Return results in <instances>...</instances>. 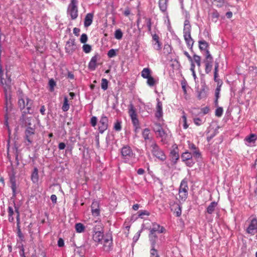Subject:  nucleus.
Segmentation results:
<instances>
[{
  "label": "nucleus",
  "mask_w": 257,
  "mask_h": 257,
  "mask_svg": "<svg viewBox=\"0 0 257 257\" xmlns=\"http://www.w3.org/2000/svg\"><path fill=\"white\" fill-rule=\"evenodd\" d=\"M13 206L15 209V213L16 214V222H17V236L19 237V240L21 242L25 241V236L22 232L21 229V220H20V206L16 204L15 200H13Z\"/></svg>",
  "instance_id": "obj_1"
},
{
  "label": "nucleus",
  "mask_w": 257,
  "mask_h": 257,
  "mask_svg": "<svg viewBox=\"0 0 257 257\" xmlns=\"http://www.w3.org/2000/svg\"><path fill=\"white\" fill-rule=\"evenodd\" d=\"M201 87L200 89L199 85L195 87L197 98L198 100L206 99L208 96V91L209 90L208 87L206 85L205 81L203 78H201Z\"/></svg>",
  "instance_id": "obj_2"
},
{
  "label": "nucleus",
  "mask_w": 257,
  "mask_h": 257,
  "mask_svg": "<svg viewBox=\"0 0 257 257\" xmlns=\"http://www.w3.org/2000/svg\"><path fill=\"white\" fill-rule=\"evenodd\" d=\"M151 147L152 148V153L154 157L161 161L163 162L166 160L167 157L164 151L159 147L156 143H154Z\"/></svg>",
  "instance_id": "obj_3"
},
{
  "label": "nucleus",
  "mask_w": 257,
  "mask_h": 257,
  "mask_svg": "<svg viewBox=\"0 0 257 257\" xmlns=\"http://www.w3.org/2000/svg\"><path fill=\"white\" fill-rule=\"evenodd\" d=\"M16 172L12 167L11 172L9 173V182L11 184L10 187L12 190V197L11 199H14L17 196V184L16 179Z\"/></svg>",
  "instance_id": "obj_4"
},
{
  "label": "nucleus",
  "mask_w": 257,
  "mask_h": 257,
  "mask_svg": "<svg viewBox=\"0 0 257 257\" xmlns=\"http://www.w3.org/2000/svg\"><path fill=\"white\" fill-rule=\"evenodd\" d=\"M121 158L127 163L134 155L135 154L131 147L128 145H124L120 150Z\"/></svg>",
  "instance_id": "obj_5"
},
{
  "label": "nucleus",
  "mask_w": 257,
  "mask_h": 257,
  "mask_svg": "<svg viewBox=\"0 0 257 257\" xmlns=\"http://www.w3.org/2000/svg\"><path fill=\"white\" fill-rule=\"evenodd\" d=\"M172 148V149L171 150L169 156L172 163V166H175L177 164L180 158L179 148L176 144L173 145Z\"/></svg>",
  "instance_id": "obj_6"
},
{
  "label": "nucleus",
  "mask_w": 257,
  "mask_h": 257,
  "mask_svg": "<svg viewBox=\"0 0 257 257\" xmlns=\"http://www.w3.org/2000/svg\"><path fill=\"white\" fill-rule=\"evenodd\" d=\"M204 52L205 53V58L203 60V62L205 63V71L206 74H208L212 69L213 58L209 50H206Z\"/></svg>",
  "instance_id": "obj_7"
},
{
  "label": "nucleus",
  "mask_w": 257,
  "mask_h": 257,
  "mask_svg": "<svg viewBox=\"0 0 257 257\" xmlns=\"http://www.w3.org/2000/svg\"><path fill=\"white\" fill-rule=\"evenodd\" d=\"M247 222L248 226L246 229V232L247 233L253 235L257 230V218L255 216H250Z\"/></svg>",
  "instance_id": "obj_8"
},
{
  "label": "nucleus",
  "mask_w": 257,
  "mask_h": 257,
  "mask_svg": "<svg viewBox=\"0 0 257 257\" xmlns=\"http://www.w3.org/2000/svg\"><path fill=\"white\" fill-rule=\"evenodd\" d=\"M77 3V0H71L67 9V14L70 16L72 20H75L78 17Z\"/></svg>",
  "instance_id": "obj_9"
},
{
  "label": "nucleus",
  "mask_w": 257,
  "mask_h": 257,
  "mask_svg": "<svg viewBox=\"0 0 257 257\" xmlns=\"http://www.w3.org/2000/svg\"><path fill=\"white\" fill-rule=\"evenodd\" d=\"M148 236L151 247H156V246H159L165 239V236L163 235L159 236L157 234H149Z\"/></svg>",
  "instance_id": "obj_10"
},
{
  "label": "nucleus",
  "mask_w": 257,
  "mask_h": 257,
  "mask_svg": "<svg viewBox=\"0 0 257 257\" xmlns=\"http://www.w3.org/2000/svg\"><path fill=\"white\" fill-rule=\"evenodd\" d=\"M128 113L131 118L133 126L140 125V121L137 117V110L132 103H131L128 106Z\"/></svg>",
  "instance_id": "obj_11"
},
{
  "label": "nucleus",
  "mask_w": 257,
  "mask_h": 257,
  "mask_svg": "<svg viewBox=\"0 0 257 257\" xmlns=\"http://www.w3.org/2000/svg\"><path fill=\"white\" fill-rule=\"evenodd\" d=\"M188 184L185 179L182 180L179 191V197L181 200H185L188 196Z\"/></svg>",
  "instance_id": "obj_12"
},
{
  "label": "nucleus",
  "mask_w": 257,
  "mask_h": 257,
  "mask_svg": "<svg viewBox=\"0 0 257 257\" xmlns=\"http://www.w3.org/2000/svg\"><path fill=\"white\" fill-rule=\"evenodd\" d=\"M146 229L149 230L150 232L149 234H157L162 233L166 231V229L163 226L160 225L157 222L152 223V227H146Z\"/></svg>",
  "instance_id": "obj_13"
},
{
  "label": "nucleus",
  "mask_w": 257,
  "mask_h": 257,
  "mask_svg": "<svg viewBox=\"0 0 257 257\" xmlns=\"http://www.w3.org/2000/svg\"><path fill=\"white\" fill-rule=\"evenodd\" d=\"M108 127V117L103 114L99 121V126L98 130L99 133L103 134Z\"/></svg>",
  "instance_id": "obj_14"
},
{
  "label": "nucleus",
  "mask_w": 257,
  "mask_h": 257,
  "mask_svg": "<svg viewBox=\"0 0 257 257\" xmlns=\"http://www.w3.org/2000/svg\"><path fill=\"white\" fill-rule=\"evenodd\" d=\"M101 59L100 55L98 53H96L95 55L92 57L90 61H89L88 68L90 71H94L96 69V67L100 65L101 63H97V61L100 60Z\"/></svg>",
  "instance_id": "obj_15"
},
{
  "label": "nucleus",
  "mask_w": 257,
  "mask_h": 257,
  "mask_svg": "<svg viewBox=\"0 0 257 257\" xmlns=\"http://www.w3.org/2000/svg\"><path fill=\"white\" fill-rule=\"evenodd\" d=\"M3 86L4 93L12 92V79L10 75L6 73V78H4L3 83L1 84Z\"/></svg>",
  "instance_id": "obj_16"
},
{
  "label": "nucleus",
  "mask_w": 257,
  "mask_h": 257,
  "mask_svg": "<svg viewBox=\"0 0 257 257\" xmlns=\"http://www.w3.org/2000/svg\"><path fill=\"white\" fill-rule=\"evenodd\" d=\"M65 51L67 53L72 55L76 49V45L74 39H70L66 42Z\"/></svg>",
  "instance_id": "obj_17"
},
{
  "label": "nucleus",
  "mask_w": 257,
  "mask_h": 257,
  "mask_svg": "<svg viewBox=\"0 0 257 257\" xmlns=\"http://www.w3.org/2000/svg\"><path fill=\"white\" fill-rule=\"evenodd\" d=\"M26 100V102H25V101H24V107H23V106H19V108H20V110L22 111L24 109H26L28 110V111L32 112V113H34L35 112L34 101L32 99L29 98V97H27Z\"/></svg>",
  "instance_id": "obj_18"
},
{
  "label": "nucleus",
  "mask_w": 257,
  "mask_h": 257,
  "mask_svg": "<svg viewBox=\"0 0 257 257\" xmlns=\"http://www.w3.org/2000/svg\"><path fill=\"white\" fill-rule=\"evenodd\" d=\"M35 132L36 128L35 127H32L31 126L27 127L25 132V140L29 143L28 145L31 144L33 143V140L31 138V136L35 135Z\"/></svg>",
  "instance_id": "obj_19"
},
{
  "label": "nucleus",
  "mask_w": 257,
  "mask_h": 257,
  "mask_svg": "<svg viewBox=\"0 0 257 257\" xmlns=\"http://www.w3.org/2000/svg\"><path fill=\"white\" fill-rule=\"evenodd\" d=\"M218 67H219V63L215 61V67H214V80L217 82V86L215 89V92L220 93V87L222 84V82L220 80L221 83H220V79H218Z\"/></svg>",
  "instance_id": "obj_20"
},
{
  "label": "nucleus",
  "mask_w": 257,
  "mask_h": 257,
  "mask_svg": "<svg viewBox=\"0 0 257 257\" xmlns=\"http://www.w3.org/2000/svg\"><path fill=\"white\" fill-rule=\"evenodd\" d=\"M112 237L111 233H107L105 234L104 240V248L106 251H109L112 249Z\"/></svg>",
  "instance_id": "obj_21"
},
{
  "label": "nucleus",
  "mask_w": 257,
  "mask_h": 257,
  "mask_svg": "<svg viewBox=\"0 0 257 257\" xmlns=\"http://www.w3.org/2000/svg\"><path fill=\"white\" fill-rule=\"evenodd\" d=\"M188 144V148L192 151L191 153L193 154V157L196 159H198L202 157L201 153L200 152L199 148L197 147L195 145L190 141L187 142Z\"/></svg>",
  "instance_id": "obj_22"
},
{
  "label": "nucleus",
  "mask_w": 257,
  "mask_h": 257,
  "mask_svg": "<svg viewBox=\"0 0 257 257\" xmlns=\"http://www.w3.org/2000/svg\"><path fill=\"white\" fill-rule=\"evenodd\" d=\"M12 93H4L5 98L6 113L8 114V111H11L12 108Z\"/></svg>",
  "instance_id": "obj_23"
},
{
  "label": "nucleus",
  "mask_w": 257,
  "mask_h": 257,
  "mask_svg": "<svg viewBox=\"0 0 257 257\" xmlns=\"http://www.w3.org/2000/svg\"><path fill=\"white\" fill-rule=\"evenodd\" d=\"M152 45L154 48L158 51H160L162 49V43L160 41L159 36L156 34H152Z\"/></svg>",
  "instance_id": "obj_24"
},
{
  "label": "nucleus",
  "mask_w": 257,
  "mask_h": 257,
  "mask_svg": "<svg viewBox=\"0 0 257 257\" xmlns=\"http://www.w3.org/2000/svg\"><path fill=\"white\" fill-rule=\"evenodd\" d=\"M17 94L18 98V106L24 107V101L26 100V98L28 97L24 93L23 90L21 88H19L17 91Z\"/></svg>",
  "instance_id": "obj_25"
},
{
  "label": "nucleus",
  "mask_w": 257,
  "mask_h": 257,
  "mask_svg": "<svg viewBox=\"0 0 257 257\" xmlns=\"http://www.w3.org/2000/svg\"><path fill=\"white\" fill-rule=\"evenodd\" d=\"M157 103L156 106V111L155 112V117L157 119H160L163 116V106L162 102L160 101L159 98L157 99Z\"/></svg>",
  "instance_id": "obj_26"
},
{
  "label": "nucleus",
  "mask_w": 257,
  "mask_h": 257,
  "mask_svg": "<svg viewBox=\"0 0 257 257\" xmlns=\"http://www.w3.org/2000/svg\"><path fill=\"white\" fill-rule=\"evenodd\" d=\"M181 206L178 203H174L172 205V207L171 208V211H174V213L175 214L176 217H180L182 213Z\"/></svg>",
  "instance_id": "obj_27"
},
{
  "label": "nucleus",
  "mask_w": 257,
  "mask_h": 257,
  "mask_svg": "<svg viewBox=\"0 0 257 257\" xmlns=\"http://www.w3.org/2000/svg\"><path fill=\"white\" fill-rule=\"evenodd\" d=\"M94 14L93 13H90L86 14L84 21V26L85 27H88L91 25L93 22Z\"/></svg>",
  "instance_id": "obj_28"
},
{
  "label": "nucleus",
  "mask_w": 257,
  "mask_h": 257,
  "mask_svg": "<svg viewBox=\"0 0 257 257\" xmlns=\"http://www.w3.org/2000/svg\"><path fill=\"white\" fill-rule=\"evenodd\" d=\"M191 26L188 19H185L184 23L183 36L191 35Z\"/></svg>",
  "instance_id": "obj_29"
},
{
  "label": "nucleus",
  "mask_w": 257,
  "mask_h": 257,
  "mask_svg": "<svg viewBox=\"0 0 257 257\" xmlns=\"http://www.w3.org/2000/svg\"><path fill=\"white\" fill-rule=\"evenodd\" d=\"M39 178L38 169L35 167L31 173V180L34 184H36L39 181Z\"/></svg>",
  "instance_id": "obj_30"
},
{
  "label": "nucleus",
  "mask_w": 257,
  "mask_h": 257,
  "mask_svg": "<svg viewBox=\"0 0 257 257\" xmlns=\"http://www.w3.org/2000/svg\"><path fill=\"white\" fill-rule=\"evenodd\" d=\"M75 254L78 255L79 257H85L86 252L85 247L84 245H81L79 247H77L75 250Z\"/></svg>",
  "instance_id": "obj_31"
},
{
  "label": "nucleus",
  "mask_w": 257,
  "mask_h": 257,
  "mask_svg": "<svg viewBox=\"0 0 257 257\" xmlns=\"http://www.w3.org/2000/svg\"><path fill=\"white\" fill-rule=\"evenodd\" d=\"M103 236V232L100 231L93 233L92 238L94 241L100 242L102 240Z\"/></svg>",
  "instance_id": "obj_32"
},
{
  "label": "nucleus",
  "mask_w": 257,
  "mask_h": 257,
  "mask_svg": "<svg viewBox=\"0 0 257 257\" xmlns=\"http://www.w3.org/2000/svg\"><path fill=\"white\" fill-rule=\"evenodd\" d=\"M199 48L201 51H205L208 50L209 46V43L204 40H199L198 41Z\"/></svg>",
  "instance_id": "obj_33"
},
{
  "label": "nucleus",
  "mask_w": 257,
  "mask_h": 257,
  "mask_svg": "<svg viewBox=\"0 0 257 257\" xmlns=\"http://www.w3.org/2000/svg\"><path fill=\"white\" fill-rule=\"evenodd\" d=\"M168 2L169 0H159V7L161 11L164 13L167 11Z\"/></svg>",
  "instance_id": "obj_34"
},
{
  "label": "nucleus",
  "mask_w": 257,
  "mask_h": 257,
  "mask_svg": "<svg viewBox=\"0 0 257 257\" xmlns=\"http://www.w3.org/2000/svg\"><path fill=\"white\" fill-rule=\"evenodd\" d=\"M8 212L9 221L11 223H13L14 222V217H13V215L15 213V209H14L12 206H9Z\"/></svg>",
  "instance_id": "obj_35"
},
{
  "label": "nucleus",
  "mask_w": 257,
  "mask_h": 257,
  "mask_svg": "<svg viewBox=\"0 0 257 257\" xmlns=\"http://www.w3.org/2000/svg\"><path fill=\"white\" fill-rule=\"evenodd\" d=\"M70 108V104L68 97L67 96H64L63 103L62 106V110L64 112L67 111Z\"/></svg>",
  "instance_id": "obj_36"
},
{
  "label": "nucleus",
  "mask_w": 257,
  "mask_h": 257,
  "mask_svg": "<svg viewBox=\"0 0 257 257\" xmlns=\"http://www.w3.org/2000/svg\"><path fill=\"white\" fill-rule=\"evenodd\" d=\"M193 157V155L191 152H189L188 150L182 153L181 155V159L182 162H184L191 158Z\"/></svg>",
  "instance_id": "obj_37"
},
{
  "label": "nucleus",
  "mask_w": 257,
  "mask_h": 257,
  "mask_svg": "<svg viewBox=\"0 0 257 257\" xmlns=\"http://www.w3.org/2000/svg\"><path fill=\"white\" fill-rule=\"evenodd\" d=\"M8 120H9V116H8V115L7 113H6L5 114L4 125H5V126H6V127L7 128V129L8 130V138L11 139L12 138V137H11V130L10 127L9 126V122H8Z\"/></svg>",
  "instance_id": "obj_38"
},
{
  "label": "nucleus",
  "mask_w": 257,
  "mask_h": 257,
  "mask_svg": "<svg viewBox=\"0 0 257 257\" xmlns=\"http://www.w3.org/2000/svg\"><path fill=\"white\" fill-rule=\"evenodd\" d=\"M183 37L188 47L193 46L194 41L192 38L191 35H185Z\"/></svg>",
  "instance_id": "obj_39"
},
{
  "label": "nucleus",
  "mask_w": 257,
  "mask_h": 257,
  "mask_svg": "<svg viewBox=\"0 0 257 257\" xmlns=\"http://www.w3.org/2000/svg\"><path fill=\"white\" fill-rule=\"evenodd\" d=\"M217 202L215 201L212 202L206 208V212L208 214H212L215 210V208L217 206Z\"/></svg>",
  "instance_id": "obj_40"
},
{
  "label": "nucleus",
  "mask_w": 257,
  "mask_h": 257,
  "mask_svg": "<svg viewBox=\"0 0 257 257\" xmlns=\"http://www.w3.org/2000/svg\"><path fill=\"white\" fill-rule=\"evenodd\" d=\"M75 228L76 232L82 233L84 231L85 227L82 223H77L75 225Z\"/></svg>",
  "instance_id": "obj_41"
},
{
  "label": "nucleus",
  "mask_w": 257,
  "mask_h": 257,
  "mask_svg": "<svg viewBox=\"0 0 257 257\" xmlns=\"http://www.w3.org/2000/svg\"><path fill=\"white\" fill-rule=\"evenodd\" d=\"M151 70L149 68H145L141 72V75L144 78H147L151 76Z\"/></svg>",
  "instance_id": "obj_42"
},
{
  "label": "nucleus",
  "mask_w": 257,
  "mask_h": 257,
  "mask_svg": "<svg viewBox=\"0 0 257 257\" xmlns=\"http://www.w3.org/2000/svg\"><path fill=\"white\" fill-rule=\"evenodd\" d=\"M257 139V136L254 134H251L245 138V141L249 143H254Z\"/></svg>",
  "instance_id": "obj_43"
},
{
  "label": "nucleus",
  "mask_w": 257,
  "mask_h": 257,
  "mask_svg": "<svg viewBox=\"0 0 257 257\" xmlns=\"http://www.w3.org/2000/svg\"><path fill=\"white\" fill-rule=\"evenodd\" d=\"M122 121L120 120L117 119L114 123L113 129L117 132L121 131Z\"/></svg>",
  "instance_id": "obj_44"
},
{
  "label": "nucleus",
  "mask_w": 257,
  "mask_h": 257,
  "mask_svg": "<svg viewBox=\"0 0 257 257\" xmlns=\"http://www.w3.org/2000/svg\"><path fill=\"white\" fill-rule=\"evenodd\" d=\"M144 18L145 19L146 23L148 27V32L152 35V20L150 18L145 17Z\"/></svg>",
  "instance_id": "obj_45"
},
{
  "label": "nucleus",
  "mask_w": 257,
  "mask_h": 257,
  "mask_svg": "<svg viewBox=\"0 0 257 257\" xmlns=\"http://www.w3.org/2000/svg\"><path fill=\"white\" fill-rule=\"evenodd\" d=\"M48 85L49 86V90L53 92L54 90V87L56 85V82L54 79L51 78L49 80Z\"/></svg>",
  "instance_id": "obj_46"
},
{
  "label": "nucleus",
  "mask_w": 257,
  "mask_h": 257,
  "mask_svg": "<svg viewBox=\"0 0 257 257\" xmlns=\"http://www.w3.org/2000/svg\"><path fill=\"white\" fill-rule=\"evenodd\" d=\"M158 133L159 137L162 138V142H164L167 136V134L166 132L162 128Z\"/></svg>",
  "instance_id": "obj_47"
},
{
  "label": "nucleus",
  "mask_w": 257,
  "mask_h": 257,
  "mask_svg": "<svg viewBox=\"0 0 257 257\" xmlns=\"http://www.w3.org/2000/svg\"><path fill=\"white\" fill-rule=\"evenodd\" d=\"M123 36L122 31L120 29H118L115 31L114 38L117 40H120Z\"/></svg>",
  "instance_id": "obj_48"
},
{
  "label": "nucleus",
  "mask_w": 257,
  "mask_h": 257,
  "mask_svg": "<svg viewBox=\"0 0 257 257\" xmlns=\"http://www.w3.org/2000/svg\"><path fill=\"white\" fill-rule=\"evenodd\" d=\"M118 51L117 49H111L109 50L107 53V56L109 58H113L117 55V51Z\"/></svg>",
  "instance_id": "obj_49"
},
{
  "label": "nucleus",
  "mask_w": 257,
  "mask_h": 257,
  "mask_svg": "<svg viewBox=\"0 0 257 257\" xmlns=\"http://www.w3.org/2000/svg\"><path fill=\"white\" fill-rule=\"evenodd\" d=\"M150 130L149 128H145L142 133V136L145 141L149 140V134Z\"/></svg>",
  "instance_id": "obj_50"
},
{
  "label": "nucleus",
  "mask_w": 257,
  "mask_h": 257,
  "mask_svg": "<svg viewBox=\"0 0 257 257\" xmlns=\"http://www.w3.org/2000/svg\"><path fill=\"white\" fill-rule=\"evenodd\" d=\"M137 214H138V216L139 217V218L143 219V218H144V215L149 216L150 215V213L149 211H148L147 210H139L137 212Z\"/></svg>",
  "instance_id": "obj_51"
},
{
  "label": "nucleus",
  "mask_w": 257,
  "mask_h": 257,
  "mask_svg": "<svg viewBox=\"0 0 257 257\" xmlns=\"http://www.w3.org/2000/svg\"><path fill=\"white\" fill-rule=\"evenodd\" d=\"M108 81L105 78L101 79V87L103 90H106L108 88Z\"/></svg>",
  "instance_id": "obj_52"
},
{
  "label": "nucleus",
  "mask_w": 257,
  "mask_h": 257,
  "mask_svg": "<svg viewBox=\"0 0 257 257\" xmlns=\"http://www.w3.org/2000/svg\"><path fill=\"white\" fill-rule=\"evenodd\" d=\"M82 50L85 53H89L92 50V47L90 45L87 44H84L82 46Z\"/></svg>",
  "instance_id": "obj_53"
},
{
  "label": "nucleus",
  "mask_w": 257,
  "mask_h": 257,
  "mask_svg": "<svg viewBox=\"0 0 257 257\" xmlns=\"http://www.w3.org/2000/svg\"><path fill=\"white\" fill-rule=\"evenodd\" d=\"M186 166L192 167L195 164V162L193 159V157L183 162Z\"/></svg>",
  "instance_id": "obj_54"
},
{
  "label": "nucleus",
  "mask_w": 257,
  "mask_h": 257,
  "mask_svg": "<svg viewBox=\"0 0 257 257\" xmlns=\"http://www.w3.org/2000/svg\"><path fill=\"white\" fill-rule=\"evenodd\" d=\"M193 61H194L196 63V64L198 67H200V66H201V57L197 55L196 54H193Z\"/></svg>",
  "instance_id": "obj_55"
},
{
  "label": "nucleus",
  "mask_w": 257,
  "mask_h": 257,
  "mask_svg": "<svg viewBox=\"0 0 257 257\" xmlns=\"http://www.w3.org/2000/svg\"><path fill=\"white\" fill-rule=\"evenodd\" d=\"M147 84L150 86H153L155 85L156 83V80H155L154 78L152 76L149 77L147 78Z\"/></svg>",
  "instance_id": "obj_56"
},
{
  "label": "nucleus",
  "mask_w": 257,
  "mask_h": 257,
  "mask_svg": "<svg viewBox=\"0 0 257 257\" xmlns=\"http://www.w3.org/2000/svg\"><path fill=\"white\" fill-rule=\"evenodd\" d=\"M92 215L94 217L99 216L100 214V208H91Z\"/></svg>",
  "instance_id": "obj_57"
},
{
  "label": "nucleus",
  "mask_w": 257,
  "mask_h": 257,
  "mask_svg": "<svg viewBox=\"0 0 257 257\" xmlns=\"http://www.w3.org/2000/svg\"><path fill=\"white\" fill-rule=\"evenodd\" d=\"M98 122V119L96 116H92L90 120V123L91 125L93 127H95L97 123Z\"/></svg>",
  "instance_id": "obj_58"
},
{
  "label": "nucleus",
  "mask_w": 257,
  "mask_h": 257,
  "mask_svg": "<svg viewBox=\"0 0 257 257\" xmlns=\"http://www.w3.org/2000/svg\"><path fill=\"white\" fill-rule=\"evenodd\" d=\"M28 119H32V117H27V116L21 115L19 121L22 125L27 121Z\"/></svg>",
  "instance_id": "obj_59"
},
{
  "label": "nucleus",
  "mask_w": 257,
  "mask_h": 257,
  "mask_svg": "<svg viewBox=\"0 0 257 257\" xmlns=\"http://www.w3.org/2000/svg\"><path fill=\"white\" fill-rule=\"evenodd\" d=\"M91 208H100V202L99 201L93 200L91 206Z\"/></svg>",
  "instance_id": "obj_60"
},
{
  "label": "nucleus",
  "mask_w": 257,
  "mask_h": 257,
  "mask_svg": "<svg viewBox=\"0 0 257 257\" xmlns=\"http://www.w3.org/2000/svg\"><path fill=\"white\" fill-rule=\"evenodd\" d=\"M13 138L12 137L11 140L13 142V145H15V144H20L19 142V137L18 135L14 134Z\"/></svg>",
  "instance_id": "obj_61"
},
{
  "label": "nucleus",
  "mask_w": 257,
  "mask_h": 257,
  "mask_svg": "<svg viewBox=\"0 0 257 257\" xmlns=\"http://www.w3.org/2000/svg\"><path fill=\"white\" fill-rule=\"evenodd\" d=\"M223 111V108L222 107H218L215 110V115L217 117H220L222 115Z\"/></svg>",
  "instance_id": "obj_62"
},
{
  "label": "nucleus",
  "mask_w": 257,
  "mask_h": 257,
  "mask_svg": "<svg viewBox=\"0 0 257 257\" xmlns=\"http://www.w3.org/2000/svg\"><path fill=\"white\" fill-rule=\"evenodd\" d=\"M88 40V37L87 34L83 33L81 35L80 38V41L81 43L83 44H86Z\"/></svg>",
  "instance_id": "obj_63"
},
{
  "label": "nucleus",
  "mask_w": 257,
  "mask_h": 257,
  "mask_svg": "<svg viewBox=\"0 0 257 257\" xmlns=\"http://www.w3.org/2000/svg\"><path fill=\"white\" fill-rule=\"evenodd\" d=\"M194 123L197 126H199L203 124L202 120L199 117H195L193 118Z\"/></svg>",
  "instance_id": "obj_64"
}]
</instances>
